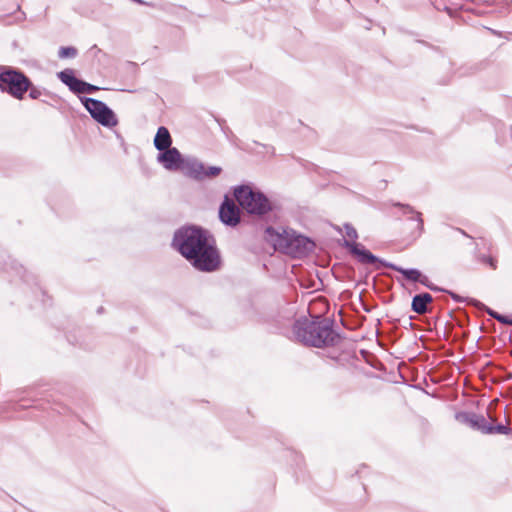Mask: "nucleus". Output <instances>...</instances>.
<instances>
[{
	"instance_id": "1",
	"label": "nucleus",
	"mask_w": 512,
	"mask_h": 512,
	"mask_svg": "<svg viewBox=\"0 0 512 512\" xmlns=\"http://www.w3.org/2000/svg\"><path fill=\"white\" fill-rule=\"evenodd\" d=\"M171 246L198 271L214 272L221 266L215 239L201 226L184 225L178 228Z\"/></svg>"
},
{
	"instance_id": "2",
	"label": "nucleus",
	"mask_w": 512,
	"mask_h": 512,
	"mask_svg": "<svg viewBox=\"0 0 512 512\" xmlns=\"http://www.w3.org/2000/svg\"><path fill=\"white\" fill-rule=\"evenodd\" d=\"M334 320L323 318L309 321L308 319L296 320L293 325V334L296 339L306 346L316 348L337 346L342 336L333 329Z\"/></svg>"
},
{
	"instance_id": "3",
	"label": "nucleus",
	"mask_w": 512,
	"mask_h": 512,
	"mask_svg": "<svg viewBox=\"0 0 512 512\" xmlns=\"http://www.w3.org/2000/svg\"><path fill=\"white\" fill-rule=\"evenodd\" d=\"M265 240L270 243L275 250L294 258L303 257L313 251L315 243L302 234L292 229H284L278 231L269 226L265 229Z\"/></svg>"
},
{
	"instance_id": "4",
	"label": "nucleus",
	"mask_w": 512,
	"mask_h": 512,
	"mask_svg": "<svg viewBox=\"0 0 512 512\" xmlns=\"http://www.w3.org/2000/svg\"><path fill=\"white\" fill-rule=\"evenodd\" d=\"M344 247L348 249L349 253L362 264H378L376 267L377 269L380 266L392 269L401 273L405 280L413 283L422 284V281H426V275H424L419 269L403 268L394 263L387 262L386 260L374 255L361 243L349 242L345 240Z\"/></svg>"
},
{
	"instance_id": "5",
	"label": "nucleus",
	"mask_w": 512,
	"mask_h": 512,
	"mask_svg": "<svg viewBox=\"0 0 512 512\" xmlns=\"http://www.w3.org/2000/svg\"><path fill=\"white\" fill-rule=\"evenodd\" d=\"M233 195L239 206L249 215L262 217L274 209L273 203L263 192L253 190L249 185L236 186Z\"/></svg>"
},
{
	"instance_id": "6",
	"label": "nucleus",
	"mask_w": 512,
	"mask_h": 512,
	"mask_svg": "<svg viewBox=\"0 0 512 512\" xmlns=\"http://www.w3.org/2000/svg\"><path fill=\"white\" fill-rule=\"evenodd\" d=\"M30 87V78L12 66L0 67V91L17 100H23Z\"/></svg>"
},
{
	"instance_id": "7",
	"label": "nucleus",
	"mask_w": 512,
	"mask_h": 512,
	"mask_svg": "<svg viewBox=\"0 0 512 512\" xmlns=\"http://www.w3.org/2000/svg\"><path fill=\"white\" fill-rule=\"evenodd\" d=\"M80 101L91 117L104 127L112 128L118 124V119L114 111L103 101L80 97Z\"/></svg>"
},
{
	"instance_id": "8",
	"label": "nucleus",
	"mask_w": 512,
	"mask_h": 512,
	"mask_svg": "<svg viewBox=\"0 0 512 512\" xmlns=\"http://www.w3.org/2000/svg\"><path fill=\"white\" fill-rule=\"evenodd\" d=\"M191 157L184 158L176 147L159 151L157 161L169 171L183 170L186 172V163Z\"/></svg>"
},
{
	"instance_id": "9",
	"label": "nucleus",
	"mask_w": 512,
	"mask_h": 512,
	"mask_svg": "<svg viewBox=\"0 0 512 512\" xmlns=\"http://www.w3.org/2000/svg\"><path fill=\"white\" fill-rule=\"evenodd\" d=\"M222 172L219 166H206L196 158H190L186 163V175L192 179L201 181L206 178H214Z\"/></svg>"
},
{
	"instance_id": "10",
	"label": "nucleus",
	"mask_w": 512,
	"mask_h": 512,
	"mask_svg": "<svg viewBox=\"0 0 512 512\" xmlns=\"http://www.w3.org/2000/svg\"><path fill=\"white\" fill-rule=\"evenodd\" d=\"M219 219L224 225L229 227H235L240 223V210L236 203L227 195L220 204Z\"/></svg>"
},
{
	"instance_id": "11",
	"label": "nucleus",
	"mask_w": 512,
	"mask_h": 512,
	"mask_svg": "<svg viewBox=\"0 0 512 512\" xmlns=\"http://www.w3.org/2000/svg\"><path fill=\"white\" fill-rule=\"evenodd\" d=\"M391 206L399 210L398 212H391L392 216L397 219L403 216L406 217L407 220L416 221V232L418 235L422 234L424 231V221L420 212L416 211L411 205L401 202L393 201L391 202Z\"/></svg>"
},
{
	"instance_id": "12",
	"label": "nucleus",
	"mask_w": 512,
	"mask_h": 512,
	"mask_svg": "<svg viewBox=\"0 0 512 512\" xmlns=\"http://www.w3.org/2000/svg\"><path fill=\"white\" fill-rule=\"evenodd\" d=\"M455 419L457 422L485 434L487 420L483 415L460 411L455 414Z\"/></svg>"
},
{
	"instance_id": "13",
	"label": "nucleus",
	"mask_w": 512,
	"mask_h": 512,
	"mask_svg": "<svg viewBox=\"0 0 512 512\" xmlns=\"http://www.w3.org/2000/svg\"><path fill=\"white\" fill-rule=\"evenodd\" d=\"M432 301L433 297L427 292L416 294L412 298L411 309L419 315L426 314L429 311L428 304L432 303Z\"/></svg>"
},
{
	"instance_id": "14",
	"label": "nucleus",
	"mask_w": 512,
	"mask_h": 512,
	"mask_svg": "<svg viewBox=\"0 0 512 512\" xmlns=\"http://www.w3.org/2000/svg\"><path fill=\"white\" fill-rule=\"evenodd\" d=\"M172 144V137L170 135L169 130L165 126H160L157 129L156 135L154 137V146L158 151H164L170 147Z\"/></svg>"
},
{
	"instance_id": "15",
	"label": "nucleus",
	"mask_w": 512,
	"mask_h": 512,
	"mask_svg": "<svg viewBox=\"0 0 512 512\" xmlns=\"http://www.w3.org/2000/svg\"><path fill=\"white\" fill-rule=\"evenodd\" d=\"M57 77L63 84H65L69 88L71 92H75L80 79L75 76V72L73 69L66 68L58 72Z\"/></svg>"
},
{
	"instance_id": "16",
	"label": "nucleus",
	"mask_w": 512,
	"mask_h": 512,
	"mask_svg": "<svg viewBox=\"0 0 512 512\" xmlns=\"http://www.w3.org/2000/svg\"><path fill=\"white\" fill-rule=\"evenodd\" d=\"M1 269L7 272L15 271V273L19 275L20 278L26 283H29L31 280H34V276L32 274H28L26 269L21 264L17 263L15 260H10L9 263L5 261Z\"/></svg>"
},
{
	"instance_id": "17",
	"label": "nucleus",
	"mask_w": 512,
	"mask_h": 512,
	"mask_svg": "<svg viewBox=\"0 0 512 512\" xmlns=\"http://www.w3.org/2000/svg\"><path fill=\"white\" fill-rule=\"evenodd\" d=\"M468 302H469V304H471V305H473L475 307L484 309L489 316H491L492 318L496 319L498 322H500L502 324L512 325V318L511 317L503 315V314H500V313L494 311L493 309L485 306L484 304H482L480 301H478L476 299H468Z\"/></svg>"
},
{
	"instance_id": "18",
	"label": "nucleus",
	"mask_w": 512,
	"mask_h": 512,
	"mask_svg": "<svg viewBox=\"0 0 512 512\" xmlns=\"http://www.w3.org/2000/svg\"><path fill=\"white\" fill-rule=\"evenodd\" d=\"M100 90V87L90 84L82 79L79 80L75 94H92Z\"/></svg>"
},
{
	"instance_id": "19",
	"label": "nucleus",
	"mask_w": 512,
	"mask_h": 512,
	"mask_svg": "<svg viewBox=\"0 0 512 512\" xmlns=\"http://www.w3.org/2000/svg\"><path fill=\"white\" fill-rule=\"evenodd\" d=\"M503 434L509 435L511 433V428L509 426L503 424L492 425L487 422L485 434Z\"/></svg>"
},
{
	"instance_id": "20",
	"label": "nucleus",
	"mask_w": 512,
	"mask_h": 512,
	"mask_svg": "<svg viewBox=\"0 0 512 512\" xmlns=\"http://www.w3.org/2000/svg\"><path fill=\"white\" fill-rule=\"evenodd\" d=\"M29 97L33 100L40 99L42 95H50V92L43 87H38L30 80V87L28 89Z\"/></svg>"
},
{
	"instance_id": "21",
	"label": "nucleus",
	"mask_w": 512,
	"mask_h": 512,
	"mask_svg": "<svg viewBox=\"0 0 512 512\" xmlns=\"http://www.w3.org/2000/svg\"><path fill=\"white\" fill-rule=\"evenodd\" d=\"M78 54V51L73 46H61L58 50V57L60 59L74 58Z\"/></svg>"
},
{
	"instance_id": "22",
	"label": "nucleus",
	"mask_w": 512,
	"mask_h": 512,
	"mask_svg": "<svg viewBox=\"0 0 512 512\" xmlns=\"http://www.w3.org/2000/svg\"><path fill=\"white\" fill-rule=\"evenodd\" d=\"M476 259L480 263L488 265L492 270L497 269V260L492 256L485 255V254H478V255H476Z\"/></svg>"
},
{
	"instance_id": "23",
	"label": "nucleus",
	"mask_w": 512,
	"mask_h": 512,
	"mask_svg": "<svg viewBox=\"0 0 512 512\" xmlns=\"http://www.w3.org/2000/svg\"><path fill=\"white\" fill-rule=\"evenodd\" d=\"M344 229H345L346 236L351 239V242L357 243L356 239L358 238V233H357L356 229L351 224H348V223L344 225ZM346 241L350 242V240H347V239H346ZM344 242H345V239L343 240V244H342L343 246H344Z\"/></svg>"
},
{
	"instance_id": "24",
	"label": "nucleus",
	"mask_w": 512,
	"mask_h": 512,
	"mask_svg": "<svg viewBox=\"0 0 512 512\" xmlns=\"http://www.w3.org/2000/svg\"><path fill=\"white\" fill-rule=\"evenodd\" d=\"M422 285H423V286H425V287H427L428 289H430V290L434 291V292H439V291H441V292H446V290H444V289H442V288H440V287L436 286L435 284H433V283L429 280V278H428L427 276H426V281H422Z\"/></svg>"
},
{
	"instance_id": "25",
	"label": "nucleus",
	"mask_w": 512,
	"mask_h": 512,
	"mask_svg": "<svg viewBox=\"0 0 512 512\" xmlns=\"http://www.w3.org/2000/svg\"><path fill=\"white\" fill-rule=\"evenodd\" d=\"M450 296L451 298L457 302V303H462V302H465L467 299L458 295L457 293L455 292H452V291H446Z\"/></svg>"
},
{
	"instance_id": "26",
	"label": "nucleus",
	"mask_w": 512,
	"mask_h": 512,
	"mask_svg": "<svg viewBox=\"0 0 512 512\" xmlns=\"http://www.w3.org/2000/svg\"><path fill=\"white\" fill-rule=\"evenodd\" d=\"M458 231H459L460 233H462L464 236H466V237H470V236H469V235H468L464 230H462V229L458 228Z\"/></svg>"
},
{
	"instance_id": "27",
	"label": "nucleus",
	"mask_w": 512,
	"mask_h": 512,
	"mask_svg": "<svg viewBox=\"0 0 512 512\" xmlns=\"http://www.w3.org/2000/svg\"><path fill=\"white\" fill-rule=\"evenodd\" d=\"M445 10H446L449 14H451V12H452L451 8H449V7H445Z\"/></svg>"
},
{
	"instance_id": "28",
	"label": "nucleus",
	"mask_w": 512,
	"mask_h": 512,
	"mask_svg": "<svg viewBox=\"0 0 512 512\" xmlns=\"http://www.w3.org/2000/svg\"><path fill=\"white\" fill-rule=\"evenodd\" d=\"M103 311V307L98 308L97 312L100 314Z\"/></svg>"
}]
</instances>
